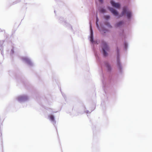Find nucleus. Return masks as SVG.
<instances>
[{"mask_svg":"<svg viewBox=\"0 0 152 152\" xmlns=\"http://www.w3.org/2000/svg\"><path fill=\"white\" fill-rule=\"evenodd\" d=\"M102 50L103 51V55L104 56H106L107 53L106 51H108L109 48L105 42H103L102 44Z\"/></svg>","mask_w":152,"mask_h":152,"instance_id":"nucleus-1","label":"nucleus"},{"mask_svg":"<svg viewBox=\"0 0 152 152\" xmlns=\"http://www.w3.org/2000/svg\"><path fill=\"white\" fill-rule=\"evenodd\" d=\"M125 13H126L127 17L128 18H130L132 15L131 12L129 11H127L126 7H124L122 13V16Z\"/></svg>","mask_w":152,"mask_h":152,"instance_id":"nucleus-2","label":"nucleus"},{"mask_svg":"<svg viewBox=\"0 0 152 152\" xmlns=\"http://www.w3.org/2000/svg\"><path fill=\"white\" fill-rule=\"evenodd\" d=\"M111 4L112 6L116 8H119L120 7V5L118 3H115L113 1H111Z\"/></svg>","mask_w":152,"mask_h":152,"instance_id":"nucleus-3","label":"nucleus"},{"mask_svg":"<svg viewBox=\"0 0 152 152\" xmlns=\"http://www.w3.org/2000/svg\"><path fill=\"white\" fill-rule=\"evenodd\" d=\"M108 8L111 12L115 15L116 16L118 15L117 12L115 9L111 7H109Z\"/></svg>","mask_w":152,"mask_h":152,"instance_id":"nucleus-4","label":"nucleus"},{"mask_svg":"<svg viewBox=\"0 0 152 152\" xmlns=\"http://www.w3.org/2000/svg\"><path fill=\"white\" fill-rule=\"evenodd\" d=\"M123 22L122 21H120L119 22L117 23V24H116V26L118 27V26H120L122 25V24H123Z\"/></svg>","mask_w":152,"mask_h":152,"instance_id":"nucleus-5","label":"nucleus"},{"mask_svg":"<svg viewBox=\"0 0 152 152\" xmlns=\"http://www.w3.org/2000/svg\"><path fill=\"white\" fill-rule=\"evenodd\" d=\"M49 117L50 118V119L52 121H54V116L52 115H49Z\"/></svg>","mask_w":152,"mask_h":152,"instance_id":"nucleus-6","label":"nucleus"},{"mask_svg":"<svg viewBox=\"0 0 152 152\" xmlns=\"http://www.w3.org/2000/svg\"><path fill=\"white\" fill-rule=\"evenodd\" d=\"M91 39H90V41L91 42H93V37L92 35V31L91 29Z\"/></svg>","mask_w":152,"mask_h":152,"instance_id":"nucleus-7","label":"nucleus"},{"mask_svg":"<svg viewBox=\"0 0 152 152\" xmlns=\"http://www.w3.org/2000/svg\"><path fill=\"white\" fill-rule=\"evenodd\" d=\"M106 67L107 69L108 70H110L111 69V67L110 65L108 64H106Z\"/></svg>","mask_w":152,"mask_h":152,"instance_id":"nucleus-8","label":"nucleus"},{"mask_svg":"<svg viewBox=\"0 0 152 152\" xmlns=\"http://www.w3.org/2000/svg\"><path fill=\"white\" fill-rule=\"evenodd\" d=\"M100 11L102 13H104L105 12V10L104 9H102L100 10Z\"/></svg>","mask_w":152,"mask_h":152,"instance_id":"nucleus-9","label":"nucleus"},{"mask_svg":"<svg viewBox=\"0 0 152 152\" xmlns=\"http://www.w3.org/2000/svg\"><path fill=\"white\" fill-rule=\"evenodd\" d=\"M109 17H110L109 16H105V18L107 19H109Z\"/></svg>","mask_w":152,"mask_h":152,"instance_id":"nucleus-10","label":"nucleus"},{"mask_svg":"<svg viewBox=\"0 0 152 152\" xmlns=\"http://www.w3.org/2000/svg\"><path fill=\"white\" fill-rule=\"evenodd\" d=\"M98 21V18L97 17H96V24L97 26H98V24H97V22Z\"/></svg>","mask_w":152,"mask_h":152,"instance_id":"nucleus-11","label":"nucleus"},{"mask_svg":"<svg viewBox=\"0 0 152 152\" xmlns=\"http://www.w3.org/2000/svg\"><path fill=\"white\" fill-rule=\"evenodd\" d=\"M11 53H14V50H11Z\"/></svg>","mask_w":152,"mask_h":152,"instance_id":"nucleus-12","label":"nucleus"},{"mask_svg":"<svg viewBox=\"0 0 152 152\" xmlns=\"http://www.w3.org/2000/svg\"><path fill=\"white\" fill-rule=\"evenodd\" d=\"M103 0H99V1L101 3H102L103 2Z\"/></svg>","mask_w":152,"mask_h":152,"instance_id":"nucleus-13","label":"nucleus"},{"mask_svg":"<svg viewBox=\"0 0 152 152\" xmlns=\"http://www.w3.org/2000/svg\"><path fill=\"white\" fill-rule=\"evenodd\" d=\"M118 66H119V65H120V64H119V63H118Z\"/></svg>","mask_w":152,"mask_h":152,"instance_id":"nucleus-14","label":"nucleus"}]
</instances>
